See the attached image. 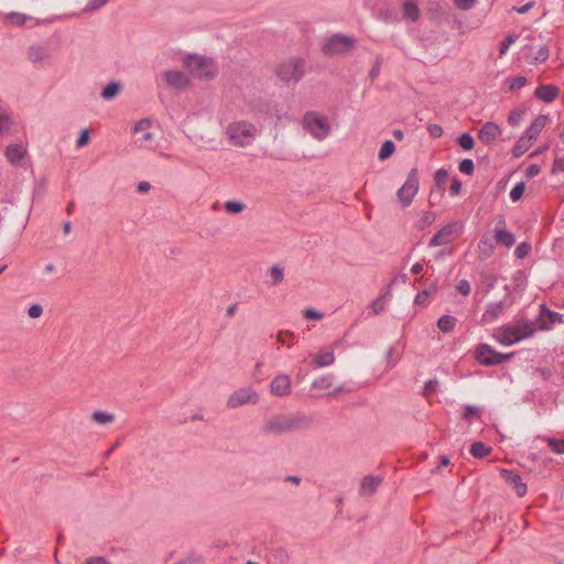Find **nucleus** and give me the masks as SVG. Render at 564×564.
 Segmentation results:
<instances>
[{"mask_svg": "<svg viewBox=\"0 0 564 564\" xmlns=\"http://www.w3.org/2000/svg\"><path fill=\"white\" fill-rule=\"evenodd\" d=\"M310 424L311 420L302 413L279 414L269 419L262 430L268 434L281 435L307 429Z\"/></svg>", "mask_w": 564, "mask_h": 564, "instance_id": "nucleus-1", "label": "nucleus"}, {"mask_svg": "<svg viewBox=\"0 0 564 564\" xmlns=\"http://www.w3.org/2000/svg\"><path fill=\"white\" fill-rule=\"evenodd\" d=\"M534 328L528 321H518L512 326L500 327L496 330L494 337L505 346H511L523 338L532 336Z\"/></svg>", "mask_w": 564, "mask_h": 564, "instance_id": "nucleus-2", "label": "nucleus"}, {"mask_svg": "<svg viewBox=\"0 0 564 564\" xmlns=\"http://www.w3.org/2000/svg\"><path fill=\"white\" fill-rule=\"evenodd\" d=\"M258 133L257 127L249 121H234L226 128V134L230 142L240 148H246L252 143Z\"/></svg>", "mask_w": 564, "mask_h": 564, "instance_id": "nucleus-3", "label": "nucleus"}, {"mask_svg": "<svg viewBox=\"0 0 564 564\" xmlns=\"http://www.w3.org/2000/svg\"><path fill=\"white\" fill-rule=\"evenodd\" d=\"M183 63L189 73L197 78L210 79L217 73L213 61L204 56L187 55Z\"/></svg>", "mask_w": 564, "mask_h": 564, "instance_id": "nucleus-4", "label": "nucleus"}, {"mask_svg": "<svg viewBox=\"0 0 564 564\" xmlns=\"http://www.w3.org/2000/svg\"><path fill=\"white\" fill-rule=\"evenodd\" d=\"M305 73V59L291 57L282 62L276 68L278 77L284 83H299Z\"/></svg>", "mask_w": 564, "mask_h": 564, "instance_id": "nucleus-5", "label": "nucleus"}, {"mask_svg": "<svg viewBox=\"0 0 564 564\" xmlns=\"http://www.w3.org/2000/svg\"><path fill=\"white\" fill-rule=\"evenodd\" d=\"M356 46V40L341 33L333 34L322 46V52L326 56L341 55L349 53Z\"/></svg>", "mask_w": 564, "mask_h": 564, "instance_id": "nucleus-6", "label": "nucleus"}, {"mask_svg": "<svg viewBox=\"0 0 564 564\" xmlns=\"http://www.w3.org/2000/svg\"><path fill=\"white\" fill-rule=\"evenodd\" d=\"M304 128L317 140H324L330 132V126L324 116L307 111L303 118Z\"/></svg>", "mask_w": 564, "mask_h": 564, "instance_id": "nucleus-7", "label": "nucleus"}, {"mask_svg": "<svg viewBox=\"0 0 564 564\" xmlns=\"http://www.w3.org/2000/svg\"><path fill=\"white\" fill-rule=\"evenodd\" d=\"M514 352L501 354L488 344H479L475 350V358L482 366H496L510 360Z\"/></svg>", "mask_w": 564, "mask_h": 564, "instance_id": "nucleus-8", "label": "nucleus"}, {"mask_svg": "<svg viewBox=\"0 0 564 564\" xmlns=\"http://www.w3.org/2000/svg\"><path fill=\"white\" fill-rule=\"evenodd\" d=\"M417 191H419L417 170L412 169L408 174L406 181L399 188V191L397 193V197H398L399 202L401 203L402 207H406L412 203Z\"/></svg>", "mask_w": 564, "mask_h": 564, "instance_id": "nucleus-9", "label": "nucleus"}, {"mask_svg": "<svg viewBox=\"0 0 564 564\" xmlns=\"http://www.w3.org/2000/svg\"><path fill=\"white\" fill-rule=\"evenodd\" d=\"M258 402V393L253 389L248 387L234 391L227 400V406L229 409H235L248 403L257 404Z\"/></svg>", "mask_w": 564, "mask_h": 564, "instance_id": "nucleus-10", "label": "nucleus"}, {"mask_svg": "<svg viewBox=\"0 0 564 564\" xmlns=\"http://www.w3.org/2000/svg\"><path fill=\"white\" fill-rule=\"evenodd\" d=\"M457 237V223H451L443 226L430 240L429 247L435 248L447 245Z\"/></svg>", "mask_w": 564, "mask_h": 564, "instance_id": "nucleus-11", "label": "nucleus"}, {"mask_svg": "<svg viewBox=\"0 0 564 564\" xmlns=\"http://www.w3.org/2000/svg\"><path fill=\"white\" fill-rule=\"evenodd\" d=\"M166 84L177 90L186 89L189 86L188 77L180 70H166L162 74Z\"/></svg>", "mask_w": 564, "mask_h": 564, "instance_id": "nucleus-12", "label": "nucleus"}, {"mask_svg": "<svg viewBox=\"0 0 564 564\" xmlns=\"http://www.w3.org/2000/svg\"><path fill=\"white\" fill-rule=\"evenodd\" d=\"M500 134V127L492 121H488L479 129L477 137L484 144L489 145L494 143Z\"/></svg>", "mask_w": 564, "mask_h": 564, "instance_id": "nucleus-13", "label": "nucleus"}, {"mask_svg": "<svg viewBox=\"0 0 564 564\" xmlns=\"http://www.w3.org/2000/svg\"><path fill=\"white\" fill-rule=\"evenodd\" d=\"M500 473L505 481L513 487L518 497H523L527 494V485L522 482L520 475L509 469H501Z\"/></svg>", "mask_w": 564, "mask_h": 564, "instance_id": "nucleus-14", "label": "nucleus"}, {"mask_svg": "<svg viewBox=\"0 0 564 564\" xmlns=\"http://www.w3.org/2000/svg\"><path fill=\"white\" fill-rule=\"evenodd\" d=\"M270 388L276 397L288 395L291 392V379L286 375H279L272 380Z\"/></svg>", "mask_w": 564, "mask_h": 564, "instance_id": "nucleus-15", "label": "nucleus"}, {"mask_svg": "<svg viewBox=\"0 0 564 564\" xmlns=\"http://www.w3.org/2000/svg\"><path fill=\"white\" fill-rule=\"evenodd\" d=\"M28 57L33 64H42L51 57V51L46 45L34 44L30 46Z\"/></svg>", "mask_w": 564, "mask_h": 564, "instance_id": "nucleus-16", "label": "nucleus"}, {"mask_svg": "<svg viewBox=\"0 0 564 564\" xmlns=\"http://www.w3.org/2000/svg\"><path fill=\"white\" fill-rule=\"evenodd\" d=\"M381 482V477L368 475L364 477L361 480L359 494L361 496H372L377 491Z\"/></svg>", "mask_w": 564, "mask_h": 564, "instance_id": "nucleus-17", "label": "nucleus"}, {"mask_svg": "<svg viewBox=\"0 0 564 564\" xmlns=\"http://www.w3.org/2000/svg\"><path fill=\"white\" fill-rule=\"evenodd\" d=\"M558 94L560 89L554 85H540L534 91V96L544 102H552Z\"/></svg>", "mask_w": 564, "mask_h": 564, "instance_id": "nucleus-18", "label": "nucleus"}, {"mask_svg": "<svg viewBox=\"0 0 564 564\" xmlns=\"http://www.w3.org/2000/svg\"><path fill=\"white\" fill-rule=\"evenodd\" d=\"M512 302H508L507 300H502L499 302H492L487 305V308L482 315L485 321H494L496 319L505 308L509 307Z\"/></svg>", "mask_w": 564, "mask_h": 564, "instance_id": "nucleus-19", "label": "nucleus"}, {"mask_svg": "<svg viewBox=\"0 0 564 564\" xmlns=\"http://www.w3.org/2000/svg\"><path fill=\"white\" fill-rule=\"evenodd\" d=\"M539 318L541 321L540 328L545 329V328H547V323L554 324L556 322H562L563 316H562V314H560L557 312L550 311L549 308L545 307V305H542Z\"/></svg>", "mask_w": 564, "mask_h": 564, "instance_id": "nucleus-20", "label": "nucleus"}, {"mask_svg": "<svg viewBox=\"0 0 564 564\" xmlns=\"http://www.w3.org/2000/svg\"><path fill=\"white\" fill-rule=\"evenodd\" d=\"M25 154L26 150L21 144H9L6 149V158L13 165L18 164Z\"/></svg>", "mask_w": 564, "mask_h": 564, "instance_id": "nucleus-21", "label": "nucleus"}, {"mask_svg": "<svg viewBox=\"0 0 564 564\" xmlns=\"http://www.w3.org/2000/svg\"><path fill=\"white\" fill-rule=\"evenodd\" d=\"M545 123H546V116H543V115L538 116L532 121L530 127L527 129L523 137L528 138L531 141L536 139V137L541 133V131L545 127Z\"/></svg>", "mask_w": 564, "mask_h": 564, "instance_id": "nucleus-22", "label": "nucleus"}, {"mask_svg": "<svg viewBox=\"0 0 564 564\" xmlns=\"http://www.w3.org/2000/svg\"><path fill=\"white\" fill-rule=\"evenodd\" d=\"M151 126L152 121L149 118H143L134 124L133 133L143 131V135L141 139L143 141H152L154 139V134L148 131L151 128Z\"/></svg>", "mask_w": 564, "mask_h": 564, "instance_id": "nucleus-23", "label": "nucleus"}, {"mask_svg": "<svg viewBox=\"0 0 564 564\" xmlns=\"http://www.w3.org/2000/svg\"><path fill=\"white\" fill-rule=\"evenodd\" d=\"M335 361V356L333 350H326L313 356V364L317 368L327 367L333 365Z\"/></svg>", "mask_w": 564, "mask_h": 564, "instance_id": "nucleus-24", "label": "nucleus"}, {"mask_svg": "<svg viewBox=\"0 0 564 564\" xmlns=\"http://www.w3.org/2000/svg\"><path fill=\"white\" fill-rule=\"evenodd\" d=\"M421 15L420 9L414 0H405L403 3V17L415 22Z\"/></svg>", "mask_w": 564, "mask_h": 564, "instance_id": "nucleus-25", "label": "nucleus"}, {"mask_svg": "<svg viewBox=\"0 0 564 564\" xmlns=\"http://www.w3.org/2000/svg\"><path fill=\"white\" fill-rule=\"evenodd\" d=\"M122 85L119 82L109 83L101 91V97L105 100H111L117 97V95L121 91Z\"/></svg>", "mask_w": 564, "mask_h": 564, "instance_id": "nucleus-26", "label": "nucleus"}, {"mask_svg": "<svg viewBox=\"0 0 564 564\" xmlns=\"http://www.w3.org/2000/svg\"><path fill=\"white\" fill-rule=\"evenodd\" d=\"M492 448L482 442H474L470 447V454L475 458H485L491 453Z\"/></svg>", "mask_w": 564, "mask_h": 564, "instance_id": "nucleus-27", "label": "nucleus"}, {"mask_svg": "<svg viewBox=\"0 0 564 564\" xmlns=\"http://www.w3.org/2000/svg\"><path fill=\"white\" fill-rule=\"evenodd\" d=\"M496 240L498 243L509 248L513 246L516 238L514 235L510 231L503 230V229H497L496 230Z\"/></svg>", "mask_w": 564, "mask_h": 564, "instance_id": "nucleus-28", "label": "nucleus"}, {"mask_svg": "<svg viewBox=\"0 0 564 564\" xmlns=\"http://www.w3.org/2000/svg\"><path fill=\"white\" fill-rule=\"evenodd\" d=\"M457 319L452 315H443L437 321L438 328L444 333L452 332L456 326Z\"/></svg>", "mask_w": 564, "mask_h": 564, "instance_id": "nucleus-29", "label": "nucleus"}, {"mask_svg": "<svg viewBox=\"0 0 564 564\" xmlns=\"http://www.w3.org/2000/svg\"><path fill=\"white\" fill-rule=\"evenodd\" d=\"M531 145H532V141L522 135L513 145V149H512L513 156L519 158V156L523 155L529 150V148Z\"/></svg>", "mask_w": 564, "mask_h": 564, "instance_id": "nucleus-30", "label": "nucleus"}, {"mask_svg": "<svg viewBox=\"0 0 564 564\" xmlns=\"http://www.w3.org/2000/svg\"><path fill=\"white\" fill-rule=\"evenodd\" d=\"M395 151V145L391 140H387L382 143L378 158L380 161H386L389 159Z\"/></svg>", "mask_w": 564, "mask_h": 564, "instance_id": "nucleus-31", "label": "nucleus"}, {"mask_svg": "<svg viewBox=\"0 0 564 564\" xmlns=\"http://www.w3.org/2000/svg\"><path fill=\"white\" fill-rule=\"evenodd\" d=\"M224 208L228 214L235 215L243 212L246 209V205L238 200H227L224 204Z\"/></svg>", "mask_w": 564, "mask_h": 564, "instance_id": "nucleus-32", "label": "nucleus"}, {"mask_svg": "<svg viewBox=\"0 0 564 564\" xmlns=\"http://www.w3.org/2000/svg\"><path fill=\"white\" fill-rule=\"evenodd\" d=\"M269 274L272 279L271 283L273 285H278L283 282L284 279V270L280 265H272L269 270Z\"/></svg>", "mask_w": 564, "mask_h": 564, "instance_id": "nucleus-33", "label": "nucleus"}, {"mask_svg": "<svg viewBox=\"0 0 564 564\" xmlns=\"http://www.w3.org/2000/svg\"><path fill=\"white\" fill-rule=\"evenodd\" d=\"M91 419L99 424H109L115 421V415L101 411H95L91 414Z\"/></svg>", "mask_w": 564, "mask_h": 564, "instance_id": "nucleus-34", "label": "nucleus"}, {"mask_svg": "<svg viewBox=\"0 0 564 564\" xmlns=\"http://www.w3.org/2000/svg\"><path fill=\"white\" fill-rule=\"evenodd\" d=\"M545 442L553 453L564 455V440L546 437Z\"/></svg>", "mask_w": 564, "mask_h": 564, "instance_id": "nucleus-35", "label": "nucleus"}, {"mask_svg": "<svg viewBox=\"0 0 564 564\" xmlns=\"http://www.w3.org/2000/svg\"><path fill=\"white\" fill-rule=\"evenodd\" d=\"M457 143L464 150H471L475 147V140L471 134L463 133L458 137Z\"/></svg>", "mask_w": 564, "mask_h": 564, "instance_id": "nucleus-36", "label": "nucleus"}, {"mask_svg": "<svg viewBox=\"0 0 564 564\" xmlns=\"http://www.w3.org/2000/svg\"><path fill=\"white\" fill-rule=\"evenodd\" d=\"M390 295V292L384 293L383 295L377 297L372 304L371 308L375 314H380L386 310V299Z\"/></svg>", "mask_w": 564, "mask_h": 564, "instance_id": "nucleus-37", "label": "nucleus"}, {"mask_svg": "<svg viewBox=\"0 0 564 564\" xmlns=\"http://www.w3.org/2000/svg\"><path fill=\"white\" fill-rule=\"evenodd\" d=\"M333 376H323L321 378H317L313 381L312 387L318 388V389H327L332 386Z\"/></svg>", "mask_w": 564, "mask_h": 564, "instance_id": "nucleus-38", "label": "nucleus"}, {"mask_svg": "<svg viewBox=\"0 0 564 564\" xmlns=\"http://www.w3.org/2000/svg\"><path fill=\"white\" fill-rule=\"evenodd\" d=\"M459 171L466 175H473L475 171V164L471 159H464L459 162Z\"/></svg>", "mask_w": 564, "mask_h": 564, "instance_id": "nucleus-39", "label": "nucleus"}, {"mask_svg": "<svg viewBox=\"0 0 564 564\" xmlns=\"http://www.w3.org/2000/svg\"><path fill=\"white\" fill-rule=\"evenodd\" d=\"M531 251V245L529 242H521L517 246L516 250H514V256L518 258V259H524L529 252Z\"/></svg>", "mask_w": 564, "mask_h": 564, "instance_id": "nucleus-40", "label": "nucleus"}, {"mask_svg": "<svg viewBox=\"0 0 564 564\" xmlns=\"http://www.w3.org/2000/svg\"><path fill=\"white\" fill-rule=\"evenodd\" d=\"M448 173L445 169H440L434 174V182L435 186H437L440 189L443 188V185L447 181Z\"/></svg>", "mask_w": 564, "mask_h": 564, "instance_id": "nucleus-41", "label": "nucleus"}, {"mask_svg": "<svg viewBox=\"0 0 564 564\" xmlns=\"http://www.w3.org/2000/svg\"><path fill=\"white\" fill-rule=\"evenodd\" d=\"M524 189L525 184L523 182L517 183L510 192V198L513 202L519 200L523 196Z\"/></svg>", "mask_w": 564, "mask_h": 564, "instance_id": "nucleus-42", "label": "nucleus"}, {"mask_svg": "<svg viewBox=\"0 0 564 564\" xmlns=\"http://www.w3.org/2000/svg\"><path fill=\"white\" fill-rule=\"evenodd\" d=\"M28 17L22 14V13H18V12H11L7 15V20L11 23V24H14V25H23L26 21Z\"/></svg>", "mask_w": 564, "mask_h": 564, "instance_id": "nucleus-43", "label": "nucleus"}, {"mask_svg": "<svg viewBox=\"0 0 564 564\" xmlns=\"http://www.w3.org/2000/svg\"><path fill=\"white\" fill-rule=\"evenodd\" d=\"M437 388H438V381L436 379H430L424 384L423 394L425 397H430V395H432L433 393L436 392Z\"/></svg>", "mask_w": 564, "mask_h": 564, "instance_id": "nucleus-44", "label": "nucleus"}, {"mask_svg": "<svg viewBox=\"0 0 564 564\" xmlns=\"http://www.w3.org/2000/svg\"><path fill=\"white\" fill-rule=\"evenodd\" d=\"M517 39H518V35L508 34L501 43L500 55H505L507 53L508 48L510 47V45H512L517 41Z\"/></svg>", "mask_w": 564, "mask_h": 564, "instance_id": "nucleus-45", "label": "nucleus"}, {"mask_svg": "<svg viewBox=\"0 0 564 564\" xmlns=\"http://www.w3.org/2000/svg\"><path fill=\"white\" fill-rule=\"evenodd\" d=\"M108 1L109 0H89L83 11L93 12L107 4Z\"/></svg>", "mask_w": 564, "mask_h": 564, "instance_id": "nucleus-46", "label": "nucleus"}, {"mask_svg": "<svg viewBox=\"0 0 564 564\" xmlns=\"http://www.w3.org/2000/svg\"><path fill=\"white\" fill-rule=\"evenodd\" d=\"M12 124L10 116L6 112H0V134L8 131Z\"/></svg>", "mask_w": 564, "mask_h": 564, "instance_id": "nucleus-47", "label": "nucleus"}, {"mask_svg": "<svg viewBox=\"0 0 564 564\" xmlns=\"http://www.w3.org/2000/svg\"><path fill=\"white\" fill-rule=\"evenodd\" d=\"M549 55H550V51H549L547 45H543L538 50V52L534 56V62L543 63L549 58Z\"/></svg>", "mask_w": 564, "mask_h": 564, "instance_id": "nucleus-48", "label": "nucleus"}, {"mask_svg": "<svg viewBox=\"0 0 564 564\" xmlns=\"http://www.w3.org/2000/svg\"><path fill=\"white\" fill-rule=\"evenodd\" d=\"M523 111L519 109H513L510 111L508 116V122L510 126H518L521 121Z\"/></svg>", "mask_w": 564, "mask_h": 564, "instance_id": "nucleus-49", "label": "nucleus"}, {"mask_svg": "<svg viewBox=\"0 0 564 564\" xmlns=\"http://www.w3.org/2000/svg\"><path fill=\"white\" fill-rule=\"evenodd\" d=\"M456 290L462 295H465V296L469 295L470 291H471L470 283L467 280L462 279L458 281V283L456 285Z\"/></svg>", "mask_w": 564, "mask_h": 564, "instance_id": "nucleus-50", "label": "nucleus"}, {"mask_svg": "<svg viewBox=\"0 0 564 564\" xmlns=\"http://www.w3.org/2000/svg\"><path fill=\"white\" fill-rule=\"evenodd\" d=\"M478 247L486 256H490L494 250V246L488 238L481 239Z\"/></svg>", "mask_w": 564, "mask_h": 564, "instance_id": "nucleus-51", "label": "nucleus"}, {"mask_svg": "<svg viewBox=\"0 0 564 564\" xmlns=\"http://www.w3.org/2000/svg\"><path fill=\"white\" fill-rule=\"evenodd\" d=\"M303 316L306 318V319H314V321H319L323 315L317 312L316 310L312 308V307H307L303 311Z\"/></svg>", "mask_w": 564, "mask_h": 564, "instance_id": "nucleus-52", "label": "nucleus"}, {"mask_svg": "<svg viewBox=\"0 0 564 564\" xmlns=\"http://www.w3.org/2000/svg\"><path fill=\"white\" fill-rule=\"evenodd\" d=\"M479 413V409L474 405H466L462 415L463 420L469 421L474 415Z\"/></svg>", "mask_w": 564, "mask_h": 564, "instance_id": "nucleus-53", "label": "nucleus"}, {"mask_svg": "<svg viewBox=\"0 0 564 564\" xmlns=\"http://www.w3.org/2000/svg\"><path fill=\"white\" fill-rule=\"evenodd\" d=\"M89 142V131L88 129H83L78 135V139L76 141V145L78 148H83L87 145Z\"/></svg>", "mask_w": 564, "mask_h": 564, "instance_id": "nucleus-54", "label": "nucleus"}, {"mask_svg": "<svg viewBox=\"0 0 564 564\" xmlns=\"http://www.w3.org/2000/svg\"><path fill=\"white\" fill-rule=\"evenodd\" d=\"M484 279L486 285L482 288V291L485 294H488L495 288L497 279L495 275L491 274H487Z\"/></svg>", "mask_w": 564, "mask_h": 564, "instance_id": "nucleus-55", "label": "nucleus"}, {"mask_svg": "<svg viewBox=\"0 0 564 564\" xmlns=\"http://www.w3.org/2000/svg\"><path fill=\"white\" fill-rule=\"evenodd\" d=\"M525 85H527V77L517 76V77L512 78L511 84H510V89L511 90L520 89V88L524 87Z\"/></svg>", "mask_w": 564, "mask_h": 564, "instance_id": "nucleus-56", "label": "nucleus"}, {"mask_svg": "<svg viewBox=\"0 0 564 564\" xmlns=\"http://www.w3.org/2000/svg\"><path fill=\"white\" fill-rule=\"evenodd\" d=\"M43 313V307L40 304H33L29 307L28 314L31 318H39Z\"/></svg>", "mask_w": 564, "mask_h": 564, "instance_id": "nucleus-57", "label": "nucleus"}, {"mask_svg": "<svg viewBox=\"0 0 564 564\" xmlns=\"http://www.w3.org/2000/svg\"><path fill=\"white\" fill-rule=\"evenodd\" d=\"M462 186H463L462 182L459 180H457V178H454L452 181V184H451V187H449V194L452 196L458 195L460 193V191H462Z\"/></svg>", "mask_w": 564, "mask_h": 564, "instance_id": "nucleus-58", "label": "nucleus"}, {"mask_svg": "<svg viewBox=\"0 0 564 564\" xmlns=\"http://www.w3.org/2000/svg\"><path fill=\"white\" fill-rule=\"evenodd\" d=\"M431 296V291H422V292H419L414 299V303L416 305H421V304H424L427 299Z\"/></svg>", "mask_w": 564, "mask_h": 564, "instance_id": "nucleus-59", "label": "nucleus"}, {"mask_svg": "<svg viewBox=\"0 0 564 564\" xmlns=\"http://www.w3.org/2000/svg\"><path fill=\"white\" fill-rule=\"evenodd\" d=\"M427 130H429V133L433 137V138H441L442 134H443V128L438 124H430L427 127Z\"/></svg>", "mask_w": 564, "mask_h": 564, "instance_id": "nucleus-60", "label": "nucleus"}, {"mask_svg": "<svg viewBox=\"0 0 564 564\" xmlns=\"http://www.w3.org/2000/svg\"><path fill=\"white\" fill-rule=\"evenodd\" d=\"M476 0H455V4L462 10H469L474 7Z\"/></svg>", "mask_w": 564, "mask_h": 564, "instance_id": "nucleus-61", "label": "nucleus"}, {"mask_svg": "<svg viewBox=\"0 0 564 564\" xmlns=\"http://www.w3.org/2000/svg\"><path fill=\"white\" fill-rule=\"evenodd\" d=\"M540 172H541V169L539 165L531 164L528 166L525 175H527V177L532 178V177L536 176Z\"/></svg>", "mask_w": 564, "mask_h": 564, "instance_id": "nucleus-62", "label": "nucleus"}, {"mask_svg": "<svg viewBox=\"0 0 564 564\" xmlns=\"http://www.w3.org/2000/svg\"><path fill=\"white\" fill-rule=\"evenodd\" d=\"M394 355H395L394 347H390L388 349V351H387V355H386L388 364H389L390 367H393L397 364L398 358L394 357Z\"/></svg>", "mask_w": 564, "mask_h": 564, "instance_id": "nucleus-63", "label": "nucleus"}, {"mask_svg": "<svg viewBox=\"0 0 564 564\" xmlns=\"http://www.w3.org/2000/svg\"><path fill=\"white\" fill-rule=\"evenodd\" d=\"M87 564H111V563H109L106 558H104L101 556H95V557H89L87 560Z\"/></svg>", "mask_w": 564, "mask_h": 564, "instance_id": "nucleus-64", "label": "nucleus"}]
</instances>
